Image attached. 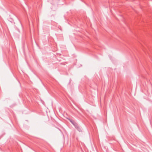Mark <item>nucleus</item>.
<instances>
[{
	"label": "nucleus",
	"instance_id": "nucleus-1",
	"mask_svg": "<svg viewBox=\"0 0 152 152\" xmlns=\"http://www.w3.org/2000/svg\"><path fill=\"white\" fill-rule=\"evenodd\" d=\"M69 121L73 124H74L73 122H72V120H69Z\"/></svg>",
	"mask_w": 152,
	"mask_h": 152
}]
</instances>
